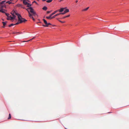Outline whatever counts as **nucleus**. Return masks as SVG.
Masks as SVG:
<instances>
[{
    "instance_id": "nucleus-32",
    "label": "nucleus",
    "mask_w": 129,
    "mask_h": 129,
    "mask_svg": "<svg viewBox=\"0 0 129 129\" xmlns=\"http://www.w3.org/2000/svg\"><path fill=\"white\" fill-rule=\"evenodd\" d=\"M78 2V1L77 0L76 1V3H77Z\"/></svg>"
},
{
    "instance_id": "nucleus-20",
    "label": "nucleus",
    "mask_w": 129,
    "mask_h": 129,
    "mask_svg": "<svg viewBox=\"0 0 129 129\" xmlns=\"http://www.w3.org/2000/svg\"><path fill=\"white\" fill-rule=\"evenodd\" d=\"M57 19L60 22H61V23H63L65 22V21H61L59 20L58 18H57Z\"/></svg>"
},
{
    "instance_id": "nucleus-6",
    "label": "nucleus",
    "mask_w": 129,
    "mask_h": 129,
    "mask_svg": "<svg viewBox=\"0 0 129 129\" xmlns=\"http://www.w3.org/2000/svg\"><path fill=\"white\" fill-rule=\"evenodd\" d=\"M52 16H51V15H50L49 16H47L46 17V18L48 19H52V17H51Z\"/></svg>"
},
{
    "instance_id": "nucleus-18",
    "label": "nucleus",
    "mask_w": 129,
    "mask_h": 129,
    "mask_svg": "<svg viewBox=\"0 0 129 129\" xmlns=\"http://www.w3.org/2000/svg\"><path fill=\"white\" fill-rule=\"evenodd\" d=\"M12 24H12H11L9 25V27H11V26H13V25H16V24Z\"/></svg>"
},
{
    "instance_id": "nucleus-3",
    "label": "nucleus",
    "mask_w": 129,
    "mask_h": 129,
    "mask_svg": "<svg viewBox=\"0 0 129 129\" xmlns=\"http://www.w3.org/2000/svg\"><path fill=\"white\" fill-rule=\"evenodd\" d=\"M6 2L5 1H2L0 3V12L3 13H5V10L3 9L2 8L4 6V5L3 4Z\"/></svg>"
},
{
    "instance_id": "nucleus-24",
    "label": "nucleus",
    "mask_w": 129,
    "mask_h": 129,
    "mask_svg": "<svg viewBox=\"0 0 129 129\" xmlns=\"http://www.w3.org/2000/svg\"><path fill=\"white\" fill-rule=\"evenodd\" d=\"M30 18H31L33 20L35 21V19L33 17V16H31V17Z\"/></svg>"
},
{
    "instance_id": "nucleus-1",
    "label": "nucleus",
    "mask_w": 129,
    "mask_h": 129,
    "mask_svg": "<svg viewBox=\"0 0 129 129\" xmlns=\"http://www.w3.org/2000/svg\"><path fill=\"white\" fill-rule=\"evenodd\" d=\"M26 10L29 13V16L30 17H31V16H34L37 15L36 12L31 7H30L27 8L26 9Z\"/></svg>"
},
{
    "instance_id": "nucleus-36",
    "label": "nucleus",
    "mask_w": 129,
    "mask_h": 129,
    "mask_svg": "<svg viewBox=\"0 0 129 129\" xmlns=\"http://www.w3.org/2000/svg\"><path fill=\"white\" fill-rule=\"evenodd\" d=\"M10 1H12L13 0H10Z\"/></svg>"
},
{
    "instance_id": "nucleus-30",
    "label": "nucleus",
    "mask_w": 129,
    "mask_h": 129,
    "mask_svg": "<svg viewBox=\"0 0 129 129\" xmlns=\"http://www.w3.org/2000/svg\"><path fill=\"white\" fill-rule=\"evenodd\" d=\"M66 18V17L65 16L64 17H63L61 18V19H64Z\"/></svg>"
},
{
    "instance_id": "nucleus-13",
    "label": "nucleus",
    "mask_w": 129,
    "mask_h": 129,
    "mask_svg": "<svg viewBox=\"0 0 129 129\" xmlns=\"http://www.w3.org/2000/svg\"><path fill=\"white\" fill-rule=\"evenodd\" d=\"M43 20L44 21V23H45V24L46 25L47 23V21L45 19H43Z\"/></svg>"
},
{
    "instance_id": "nucleus-29",
    "label": "nucleus",
    "mask_w": 129,
    "mask_h": 129,
    "mask_svg": "<svg viewBox=\"0 0 129 129\" xmlns=\"http://www.w3.org/2000/svg\"><path fill=\"white\" fill-rule=\"evenodd\" d=\"M70 16V15H69L67 16H66V17H69Z\"/></svg>"
},
{
    "instance_id": "nucleus-15",
    "label": "nucleus",
    "mask_w": 129,
    "mask_h": 129,
    "mask_svg": "<svg viewBox=\"0 0 129 129\" xmlns=\"http://www.w3.org/2000/svg\"><path fill=\"white\" fill-rule=\"evenodd\" d=\"M65 10H64V12L65 13H68L69 12V10L68 9H65Z\"/></svg>"
},
{
    "instance_id": "nucleus-11",
    "label": "nucleus",
    "mask_w": 129,
    "mask_h": 129,
    "mask_svg": "<svg viewBox=\"0 0 129 129\" xmlns=\"http://www.w3.org/2000/svg\"><path fill=\"white\" fill-rule=\"evenodd\" d=\"M59 15V13L53 16L52 17V19H53L54 18H55L57 16Z\"/></svg>"
},
{
    "instance_id": "nucleus-28",
    "label": "nucleus",
    "mask_w": 129,
    "mask_h": 129,
    "mask_svg": "<svg viewBox=\"0 0 129 129\" xmlns=\"http://www.w3.org/2000/svg\"><path fill=\"white\" fill-rule=\"evenodd\" d=\"M51 12V11H47V14H49V13H50Z\"/></svg>"
},
{
    "instance_id": "nucleus-25",
    "label": "nucleus",
    "mask_w": 129,
    "mask_h": 129,
    "mask_svg": "<svg viewBox=\"0 0 129 129\" xmlns=\"http://www.w3.org/2000/svg\"><path fill=\"white\" fill-rule=\"evenodd\" d=\"M35 3L36 4H38V3H37L35 1H34L32 3Z\"/></svg>"
},
{
    "instance_id": "nucleus-26",
    "label": "nucleus",
    "mask_w": 129,
    "mask_h": 129,
    "mask_svg": "<svg viewBox=\"0 0 129 129\" xmlns=\"http://www.w3.org/2000/svg\"><path fill=\"white\" fill-rule=\"evenodd\" d=\"M5 14L8 17L9 16V14L7 13H5Z\"/></svg>"
},
{
    "instance_id": "nucleus-7",
    "label": "nucleus",
    "mask_w": 129,
    "mask_h": 129,
    "mask_svg": "<svg viewBox=\"0 0 129 129\" xmlns=\"http://www.w3.org/2000/svg\"><path fill=\"white\" fill-rule=\"evenodd\" d=\"M51 24L50 23H47L46 25H43V26L45 27H48L49 25H51Z\"/></svg>"
},
{
    "instance_id": "nucleus-21",
    "label": "nucleus",
    "mask_w": 129,
    "mask_h": 129,
    "mask_svg": "<svg viewBox=\"0 0 129 129\" xmlns=\"http://www.w3.org/2000/svg\"><path fill=\"white\" fill-rule=\"evenodd\" d=\"M6 3H8L9 4L12 3L10 2V1H7L6 2Z\"/></svg>"
},
{
    "instance_id": "nucleus-37",
    "label": "nucleus",
    "mask_w": 129,
    "mask_h": 129,
    "mask_svg": "<svg viewBox=\"0 0 129 129\" xmlns=\"http://www.w3.org/2000/svg\"><path fill=\"white\" fill-rule=\"evenodd\" d=\"M3 27H4V26H3Z\"/></svg>"
},
{
    "instance_id": "nucleus-12",
    "label": "nucleus",
    "mask_w": 129,
    "mask_h": 129,
    "mask_svg": "<svg viewBox=\"0 0 129 129\" xmlns=\"http://www.w3.org/2000/svg\"><path fill=\"white\" fill-rule=\"evenodd\" d=\"M27 5V7H31L30 6H31V5L29 3H28L26 5Z\"/></svg>"
},
{
    "instance_id": "nucleus-10",
    "label": "nucleus",
    "mask_w": 129,
    "mask_h": 129,
    "mask_svg": "<svg viewBox=\"0 0 129 129\" xmlns=\"http://www.w3.org/2000/svg\"><path fill=\"white\" fill-rule=\"evenodd\" d=\"M89 7H88L82 10V11L83 12L86 11H87L89 9Z\"/></svg>"
},
{
    "instance_id": "nucleus-35",
    "label": "nucleus",
    "mask_w": 129,
    "mask_h": 129,
    "mask_svg": "<svg viewBox=\"0 0 129 129\" xmlns=\"http://www.w3.org/2000/svg\"><path fill=\"white\" fill-rule=\"evenodd\" d=\"M27 1H28V2H29V0H27Z\"/></svg>"
},
{
    "instance_id": "nucleus-27",
    "label": "nucleus",
    "mask_w": 129,
    "mask_h": 129,
    "mask_svg": "<svg viewBox=\"0 0 129 129\" xmlns=\"http://www.w3.org/2000/svg\"><path fill=\"white\" fill-rule=\"evenodd\" d=\"M7 19L8 20H10V17H9V16L7 18Z\"/></svg>"
},
{
    "instance_id": "nucleus-22",
    "label": "nucleus",
    "mask_w": 129,
    "mask_h": 129,
    "mask_svg": "<svg viewBox=\"0 0 129 129\" xmlns=\"http://www.w3.org/2000/svg\"><path fill=\"white\" fill-rule=\"evenodd\" d=\"M66 13H65V12L64 11V12H63V13H59V15H60V14L64 15Z\"/></svg>"
},
{
    "instance_id": "nucleus-4",
    "label": "nucleus",
    "mask_w": 129,
    "mask_h": 129,
    "mask_svg": "<svg viewBox=\"0 0 129 129\" xmlns=\"http://www.w3.org/2000/svg\"><path fill=\"white\" fill-rule=\"evenodd\" d=\"M11 14L12 15L13 17H11L10 20H11L15 19L16 17L15 15L17 16H18V14L15 11H13L11 12Z\"/></svg>"
},
{
    "instance_id": "nucleus-34",
    "label": "nucleus",
    "mask_w": 129,
    "mask_h": 129,
    "mask_svg": "<svg viewBox=\"0 0 129 129\" xmlns=\"http://www.w3.org/2000/svg\"><path fill=\"white\" fill-rule=\"evenodd\" d=\"M16 33H17V34L18 33H20L19 32H16Z\"/></svg>"
},
{
    "instance_id": "nucleus-31",
    "label": "nucleus",
    "mask_w": 129,
    "mask_h": 129,
    "mask_svg": "<svg viewBox=\"0 0 129 129\" xmlns=\"http://www.w3.org/2000/svg\"><path fill=\"white\" fill-rule=\"evenodd\" d=\"M12 34H17V33H16V32H13L12 33Z\"/></svg>"
},
{
    "instance_id": "nucleus-14",
    "label": "nucleus",
    "mask_w": 129,
    "mask_h": 129,
    "mask_svg": "<svg viewBox=\"0 0 129 129\" xmlns=\"http://www.w3.org/2000/svg\"><path fill=\"white\" fill-rule=\"evenodd\" d=\"M47 9V8L46 6L42 8V9L43 10L45 11H46Z\"/></svg>"
},
{
    "instance_id": "nucleus-17",
    "label": "nucleus",
    "mask_w": 129,
    "mask_h": 129,
    "mask_svg": "<svg viewBox=\"0 0 129 129\" xmlns=\"http://www.w3.org/2000/svg\"><path fill=\"white\" fill-rule=\"evenodd\" d=\"M6 22H2V23L4 26H5L6 25Z\"/></svg>"
},
{
    "instance_id": "nucleus-8",
    "label": "nucleus",
    "mask_w": 129,
    "mask_h": 129,
    "mask_svg": "<svg viewBox=\"0 0 129 129\" xmlns=\"http://www.w3.org/2000/svg\"><path fill=\"white\" fill-rule=\"evenodd\" d=\"M57 12H58V11H57V10L55 11H54V12L52 13V14H50L51 15V16H52L53 15L55 14Z\"/></svg>"
},
{
    "instance_id": "nucleus-19",
    "label": "nucleus",
    "mask_w": 129,
    "mask_h": 129,
    "mask_svg": "<svg viewBox=\"0 0 129 129\" xmlns=\"http://www.w3.org/2000/svg\"><path fill=\"white\" fill-rule=\"evenodd\" d=\"M52 1V0H48L46 1V2L48 3H50Z\"/></svg>"
},
{
    "instance_id": "nucleus-16",
    "label": "nucleus",
    "mask_w": 129,
    "mask_h": 129,
    "mask_svg": "<svg viewBox=\"0 0 129 129\" xmlns=\"http://www.w3.org/2000/svg\"><path fill=\"white\" fill-rule=\"evenodd\" d=\"M35 38V37H33L32 39H30V40H29L27 41H23V42H29V41H31V40H32L33 39H34V38Z\"/></svg>"
},
{
    "instance_id": "nucleus-5",
    "label": "nucleus",
    "mask_w": 129,
    "mask_h": 129,
    "mask_svg": "<svg viewBox=\"0 0 129 129\" xmlns=\"http://www.w3.org/2000/svg\"><path fill=\"white\" fill-rule=\"evenodd\" d=\"M66 8H61L60 9L57 10L58 12L59 11L60 12H61L65 10Z\"/></svg>"
},
{
    "instance_id": "nucleus-33",
    "label": "nucleus",
    "mask_w": 129,
    "mask_h": 129,
    "mask_svg": "<svg viewBox=\"0 0 129 129\" xmlns=\"http://www.w3.org/2000/svg\"><path fill=\"white\" fill-rule=\"evenodd\" d=\"M9 17H10V18H11V17H12L11 16H9Z\"/></svg>"
},
{
    "instance_id": "nucleus-9",
    "label": "nucleus",
    "mask_w": 129,
    "mask_h": 129,
    "mask_svg": "<svg viewBox=\"0 0 129 129\" xmlns=\"http://www.w3.org/2000/svg\"><path fill=\"white\" fill-rule=\"evenodd\" d=\"M23 3L25 5H26L28 3L25 0H24L23 1Z\"/></svg>"
},
{
    "instance_id": "nucleus-2",
    "label": "nucleus",
    "mask_w": 129,
    "mask_h": 129,
    "mask_svg": "<svg viewBox=\"0 0 129 129\" xmlns=\"http://www.w3.org/2000/svg\"><path fill=\"white\" fill-rule=\"evenodd\" d=\"M18 21L15 24H18L19 23H21L23 22H25L27 21L25 19L22 18L21 16L18 14Z\"/></svg>"
},
{
    "instance_id": "nucleus-23",
    "label": "nucleus",
    "mask_w": 129,
    "mask_h": 129,
    "mask_svg": "<svg viewBox=\"0 0 129 129\" xmlns=\"http://www.w3.org/2000/svg\"><path fill=\"white\" fill-rule=\"evenodd\" d=\"M11 118V114H9V117L8 118V119H9Z\"/></svg>"
}]
</instances>
